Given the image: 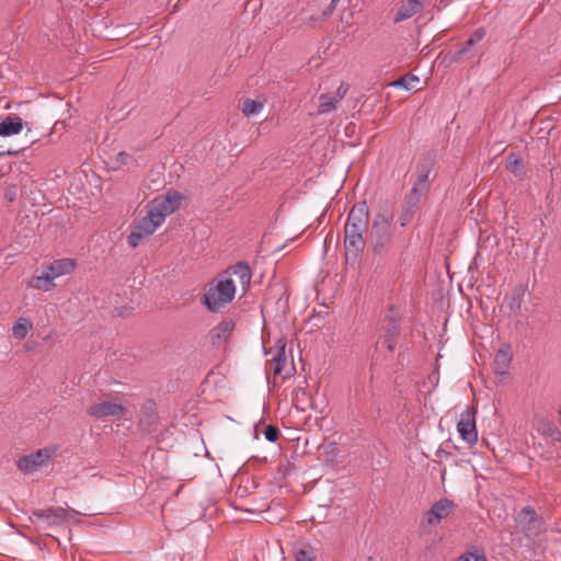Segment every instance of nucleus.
Returning a JSON list of instances; mask_svg holds the SVG:
<instances>
[{
    "label": "nucleus",
    "mask_w": 561,
    "mask_h": 561,
    "mask_svg": "<svg viewBox=\"0 0 561 561\" xmlns=\"http://www.w3.org/2000/svg\"><path fill=\"white\" fill-rule=\"evenodd\" d=\"M369 224V208L366 201L356 203L350 210L344 225L346 255L357 259L365 249L364 233Z\"/></svg>",
    "instance_id": "1"
},
{
    "label": "nucleus",
    "mask_w": 561,
    "mask_h": 561,
    "mask_svg": "<svg viewBox=\"0 0 561 561\" xmlns=\"http://www.w3.org/2000/svg\"><path fill=\"white\" fill-rule=\"evenodd\" d=\"M393 211L390 208H383L377 213L373 219L369 244L375 256L383 260L394 257L393 251Z\"/></svg>",
    "instance_id": "2"
},
{
    "label": "nucleus",
    "mask_w": 561,
    "mask_h": 561,
    "mask_svg": "<svg viewBox=\"0 0 561 561\" xmlns=\"http://www.w3.org/2000/svg\"><path fill=\"white\" fill-rule=\"evenodd\" d=\"M234 295V280L231 277H224L209 284L202 302L210 312H218L233 300Z\"/></svg>",
    "instance_id": "3"
},
{
    "label": "nucleus",
    "mask_w": 561,
    "mask_h": 561,
    "mask_svg": "<svg viewBox=\"0 0 561 561\" xmlns=\"http://www.w3.org/2000/svg\"><path fill=\"white\" fill-rule=\"evenodd\" d=\"M531 427L538 435L550 444L561 443V430L554 421L543 414L536 413L531 421Z\"/></svg>",
    "instance_id": "4"
},
{
    "label": "nucleus",
    "mask_w": 561,
    "mask_h": 561,
    "mask_svg": "<svg viewBox=\"0 0 561 561\" xmlns=\"http://www.w3.org/2000/svg\"><path fill=\"white\" fill-rule=\"evenodd\" d=\"M457 430L461 438L473 446L478 442V431L476 426V410L467 408L461 414L457 424Z\"/></svg>",
    "instance_id": "5"
},
{
    "label": "nucleus",
    "mask_w": 561,
    "mask_h": 561,
    "mask_svg": "<svg viewBox=\"0 0 561 561\" xmlns=\"http://www.w3.org/2000/svg\"><path fill=\"white\" fill-rule=\"evenodd\" d=\"M33 515L47 525H58L62 522L69 520L73 515H87L85 513L77 512L73 508H64L61 506L49 507L47 510L36 511Z\"/></svg>",
    "instance_id": "6"
},
{
    "label": "nucleus",
    "mask_w": 561,
    "mask_h": 561,
    "mask_svg": "<svg viewBox=\"0 0 561 561\" xmlns=\"http://www.w3.org/2000/svg\"><path fill=\"white\" fill-rule=\"evenodd\" d=\"M53 454V450L41 449L34 454L23 456L18 461V468L26 474L33 473L39 468L46 466Z\"/></svg>",
    "instance_id": "7"
},
{
    "label": "nucleus",
    "mask_w": 561,
    "mask_h": 561,
    "mask_svg": "<svg viewBox=\"0 0 561 561\" xmlns=\"http://www.w3.org/2000/svg\"><path fill=\"white\" fill-rule=\"evenodd\" d=\"M348 89L350 85L347 83L342 82L333 93H322L319 96V113L327 114L335 110L337 104L346 95Z\"/></svg>",
    "instance_id": "8"
},
{
    "label": "nucleus",
    "mask_w": 561,
    "mask_h": 561,
    "mask_svg": "<svg viewBox=\"0 0 561 561\" xmlns=\"http://www.w3.org/2000/svg\"><path fill=\"white\" fill-rule=\"evenodd\" d=\"M183 199V194L179 192H169L161 201L156 199L152 208L158 214L163 215V219H165L167 216L173 214L181 207Z\"/></svg>",
    "instance_id": "9"
},
{
    "label": "nucleus",
    "mask_w": 561,
    "mask_h": 561,
    "mask_svg": "<svg viewBox=\"0 0 561 561\" xmlns=\"http://www.w3.org/2000/svg\"><path fill=\"white\" fill-rule=\"evenodd\" d=\"M125 408L113 401L96 402L89 407L88 414L91 416L103 419L108 416L124 415Z\"/></svg>",
    "instance_id": "10"
},
{
    "label": "nucleus",
    "mask_w": 561,
    "mask_h": 561,
    "mask_svg": "<svg viewBox=\"0 0 561 561\" xmlns=\"http://www.w3.org/2000/svg\"><path fill=\"white\" fill-rule=\"evenodd\" d=\"M424 8L422 0H401L393 16V23H401L411 19Z\"/></svg>",
    "instance_id": "11"
},
{
    "label": "nucleus",
    "mask_w": 561,
    "mask_h": 561,
    "mask_svg": "<svg viewBox=\"0 0 561 561\" xmlns=\"http://www.w3.org/2000/svg\"><path fill=\"white\" fill-rule=\"evenodd\" d=\"M454 506L455 504L451 500L440 499L438 502L434 503L431 510L427 512V524H438L443 518L447 517L451 513Z\"/></svg>",
    "instance_id": "12"
},
{
    "label": "nucleus",
    "mask_w": 561,
    "mask_h": 561,
    "mask_svg": "<svg viewBox=\"0 0 561 561\" xmlns=\"http://www.w3.org/2000/svg\"><path fill=\"white\" fill-rule=\"evenodd\" d=\"M236 328V322L232 319H224L211 331L210 339L213 345L219 346L226 343Z\"/></svg>",
    "instance_id": "13"
},
{
    "label": "nucleus",
    "mask_w": 561,
    "mask_h": 561,
    "mask_svg": "<svg viewBox=\"0 0 561 561\" xmlns=\"http://www.w3.org/2000/svg\"><path fill=\"white\" fill-rule=\"evenodd\" d=\"M163 215L158 214L152 207L149 209L148 214L139 221L136 226L142 231L147 237L151 236L158 227L163 224Z\"/></svg>",
    "instance_id": "14"
},
{
    "label": "nucleus",
    "mask_w": 561,
    "mask_h": 561,
    "mask_svg": "<svg viewBox=\"0 0 561 561\" xmlns=\"http://www.w3.org/2000/svg\"><path fill=\"white\" fill-rule=\"evenodd\" d=\"M76 264V261L72 259H60L51 262L45 270L55 279L71 273L75 270Z\"/></svg>",
    "instance_id": "15"
},
{
    "label": "nucleus",
    "mask_w": 561,
    "mask_h": 561,
    "mask_svg": "<svg viewBox=\"0 0 561 561\" xmlns=\"http://www.w3.org/2000/svg\"><path fill=\"white\" fill-rule=\"evenodd\" d=\"M512 362V354L510 345H503L495 354L493 368L495 374L505 375Z\"/></svg>",
    "instance_id": "16"
},
{
    "label": "nucleus",
    "mask_w": 561,
    "mask_h": 561,
    "mask_svg": "<svg viewBox=\"0 0 561 561\" xmlns=\"http://www.w3.org/2000/svg\"><path fill=\"white\" fill-rule=\"evenodd\" d=\"M433 162L430 158H423L416 167V180L413 185L421 190H430L428 175L432 170Z\"/></svg>",
    "instance_id": "17"
},
{
    "label": "nucleus",
    "mask_w": 561,
    "mask_h": 561,
    "mask_svg": "<svg viewBox=\"0 0 561 561\" xmlns=\"http://www.w3.org/2000/svg\"><path fill=\"white\" fill-rule=\"evenodd\" d=\"M399 334V322L394 319H391L386 328L385 335L378 341L377 344L385 345L390 352H393Z\"/></svg>",
    "instance_id": "18"
},
{
    "label": "nucleus",
    "mask_w": 561,
    "mask_h": 561,
    "mask_svg": "<svg viewBox=\"0 0 561 561\" xmlns=\"http://www.w3.org/2000/svg\"><path fill=\"white\" fill-rule=\"evenodd\" d=\"M286 343L279 340L276 345V351L273 357L268 360L270 370L275 375H280L283 373L284 366L286 364V353H285Z\"/></svg>",
    "instance_id": "19"
},
{
    "label": "nucleus",
    "mask_w": 561,
    "mask_h": 561,
    "mask_svg": "<svg viewBox=\"0 0 561 561\" xmlns=\"http://www.w3.org/2000/svg\"><path fill=\"white\" fill-rule=\"evenodd\" d=\"M231 274L237 277L242 289L245 291L251 282V270L248 263L239 262L233 267H231Z\"/></svg>",
    "instance_id": "20"
},
{
    "label": "nucleus",
    "mask_w": 561,
    "mask_h": 561,
    "mask_svg": "<svg viewBox=\"0 0 561 561\" xmlns=\"http://www.w3.org/2000/svg\"><path fill=\"white\" fill-rule=\"evenodd\" d=\"M23 124L20 117L7 116L0 122V136H11L22 130Z\"/></svg>",
    "instance_id": "21"
},
{
    "label": "nucleus",
    "mask_w": 561,
    "mask_h": 561,
    "mask_svg": "<svg viewBox=\"0 0 561 561\" xmlns=\"http://www.w3.org/2000/svg\"><path fill=\"white\" fill-rule=\"evenodd\" d=\"M28 285L35 289L43 291H49L56 286V284L54 283V278L49 275V273L46 270L43 272L42 275L33 276Z\"/></svg>",
    "instance_id": "22"
},
{
    "label": "nucleus",
    "mask_w": 561,
    "mask_h": 561,
    "mask_svg": "<svg viewBox=\"0 0 561 561\" xmlns=\"http://www.w3.org/2000/svg\"><path fill=\"white\" fill-rule=\"evenodd\" d=\"M32 328L33 324L30 319L19 318L12 327V334L15 339L23 340L26 337Z\"/></svg>",
    "instance_id": "23"
},
{
    "label": "nucleus",
    "mask_w": 561,
    "mask_h": 561,
    "mask_svg": "<svg viewBox=\"0 0 561 561\" xmlns=\"http://www.w3.org/2000/svg\"><path fill=\"white\" fill-rule=\"evenodd\" d=\"M427 192L428 191L421 190L420 187L413 185L411 191L407 194L403 204L417 210L422 196Z\"/></svg>",
    "instance_id": "24"
},
{
    "label": "nucleus",
    "mask_w": 561,
    "mask_h": 561,
    "mask_svg": "<svg viewBox=\"0 0 561 561\" xmlns=\"http://www.w3.org/2000/svg\"><path fill=\"white\" fill-rule=\"evenodd\" d=\"M524 296L525 288L523 286H518L513 289L508 300V307L513 312H518L520 310Z\"/></svg>",
    "instance_id": "25"
},
{
    "label": "nucleus",
    "mask_w": 561,
    "mask_h": 561,
    "mask_svg": "<svg viewBox=\"0 0 561 561\" xmlns=\"http://www.w3.org/2000/svg\"><path fill=\"white\" fill-rule=\"evenodd\" d=\"M506 169L515 176H522L524 169L519 157L515 153H510L506 159Z\"/></svg>",
    "instance_id": "26"
},
{
    "label": "nucleus",
    "mask_w": 561,
    "mask_h": 561,
    "mask_svg": "<svg viewBox=\"0 0 561 561\" xmlns=\"http://www.w3.org/2000/svg\"><path fill=\"white\" fill-rule=\"evenodd\" d=\"M420 79L414 75H407L391 83L392 87L403 88L405 90H416L415 87Z\"/></svg>",
    "instance_id": "27"
},
{
    "label": "nucleus",
    "mask_w": 561,
    "mask_h": 561,
    "mask_svg": "<svg viewBox=\"0 0 561 561\" xmlns=\"http://www.w3.org/2000/svg\"><path fill=\"white\" fill-rule=\"evenodd\" d=\"M263 102L259 100H247L242 104V113L245 116H251L254 114H259L263 110Z\"/></svg>",
    "instance_id": "28"
},
{
    "label": "nucleus",
    "mask_w": 561,
    "mask_h": 561,
    "mask_svg": "<svg viewBox=\"0 0 561 561\" xmlns=\"http://www.w3.org/2000/svg\"><path fill=\"white\" fill-rule=\"evenodd\" d=\"M142 413L145 417H141V423H147L149 426L153 425L157 421V416L154 413V403L149 401L142 407Z\"/></svg>",
    "instance_id": "29"
},
{
    "label": "nucleus",
    "mask_w": 561,
    "mask_h": 561,
    "mask_svg": "<svg viewBox=\"0 0 561 561\" xmlns=\"http://www.w3.org/2000/svg\"><path fill=\"white\" fill-rule=\"evenodd\" d=\"M416 209L411 208L403 204L402 211L399 216V222L401 227H405L414 217Z\"/></svg>",
    "instance_id": "30"
},
{
    "label": "nucleus",
    "mask_w": 561,
    "mask_h": 561,
    "mask_svg": "<svg viewBox=\"0 0 561 561\" xmlns=\"http://www.w3.org/2000/svg\"><path fill=\"white\" fill-rule=\"evenodd\" d=\"M145 238H147V236L144 234L138 227H136L135 230H133L128 236V244L131 248H137Z\"/></svg>",
    "instance_id": "31"
},
{
    "label": "nucleus",
    "mask_w": 561,
    "mask_h": 561,
    "mask_svg": "<svg viewBox=\"0 0 561 561\" xmlns=\"http://www.w3.org/2000/svg\"><path fill=\"white\" fill-rule=\"evenodd\" d=\"M296 561H313L316 554L311 548H301L296 551Z\"/></svg>",
    "instance_id": "32"
},
{
    "label": "nucleus",
    "mask_w": 561,
    "mask_h": 561,
    "mask_svg": "<svg viewBox=\"0 0 561 561\" xmlns=\"http://www.w3.org/2000/svg\"><path fill=\"white\" fill-rule=\"evenodd\" d=\"M279 430L274 425H267L264 430V437L271 443H275L278 439Z\"/></svg>",
    "instance_id": "33"
},
{
    "label": "nucleus",
    "mask_w": 561,
    "mask_h": 561,
    "mask_svg": "<svg viewBox=\"0 0 561 561\" xmlns=\"http://www.w3.org/2000/svg\"><path fill=\"white\" fill-rule=\"evenodd\" d=\"M129 160H130V156L125 151H121L115 157L113 168L116 169V168H119L121 165L127 164L129 162Z\"/></svg>",
    "instance_id": "34"
},
{
    "label": "nucleus",
    "mask_w": 561,
    "mask_h": 561,
    "mask_svg": "<svg viewBox=\"0 0 561 561\" xmlns=\"http://www.w3.org/2000/svg\"><path fill=\"white\" fill-rule=\"evenodd\" d=\"M469 48L467 45H463L461 48L456 50L453 55V60L459 61L461 60L469 51Z\"/></svg>",
    "instance_id": "35"
},
{
    "label": "nucleus",
    "mask_w": 561,
    "mask_h": 561,
    "mask_svg": "<svg viewBox=\"0 0 561 561\" xmlns=\"http://www.w3.org/2000/svg\"><path fill=\"white\" fill-rule=\"evenodd\" d=\"M485 30L483 27L477 28L470 37L474 39V43L478 44L484 36H485Z\"/></svg>",
    "instance_id": "36"
},
{
    "label": "nucleus",
    "mask_w": 561,
    "mask_h": 561,
    "mask_svg": "<svg viewBox=\"0 0 561 561\" xmlns=\"http://www.w3.org/2000/svg\"><path fill=\"white\" fill-rule=\"evenodd\" d=\"M339 1L340 0H331L330 5L328 7V9L325 11H323L322 16L328 18L329 15H331V13L333 12V10Z\"/></svg>",
    "instance_id": "37"
},
{
    "label": "nucleus",
    "mask_w": 561,
    "mask_h": 561,
    "mask_svg": "<svg viewBox=\"0 0 561 561\" xmlns=\"http://www.w3.org/2000/svg\"><path fill=\"white\" fill-rule=\"evenodd\" d=\"M522 512L525 515L530 516V519H534V517L536 516V512H535V510L531 506L524 507Z\"/></svg>",
    "instance_id": "38"
},
{
    "label": "nucleus",
    "mask_w": 561,
    "mask_h": 561,
    "mask_svg": "<svg viewBox=\"0 0 561 561\" xmlns=\"http://www.w3.org/2000/svg\"><path fill=\"white\" fill-rule=\"evenodd\" d=\"M7 198L12 202L15 198V191L10 188L5 193Z\"/></svg>",
    "instance_id": "39"
},
{
    "label": "nucleus",
    "mask_w": 561,
    "mask_h": 561,
    "mask_svg": "<svg viewBox=\"0 0 561 561\" xmlns=\"http://www.w3.org/2000/svg\"><path fill=\"white\" fill-rule=\"evenodd\" d=\"M436 456H437V457H443V456L448 457V456H450V453H448V451H446V450H444V449H438V450L436 451Z\"/></svg>",
    "instance_id": "40"
},
{
    "label": "nucleus",
    "mask_w": 561,
    "mask_h": 561,
    "mask_svg": "<svg viewBox=\"0 0 561 561\" xmlns=\"http://www.w3.org/2000/svg\"><path fill=\"white\" fill-rule=\"evenodd\" d=\"M465 45H467L468 47H472V46H474V45H476L474 39H472L471 37H469V38L467 39V42H466V44H465Z\"/></svg>",
    "instance_id": "41"
},
{
    "label": "nucleus",
    "mask_w": 561,
    "mask_h": 561,
    "mask_svg": "<svg viewBox=\"0 0 561 561\" xmlns=\"http://www.w3.org/2000/svg\"><path fill=\"white\" fill-rule=\"evenodd\" d=\"M558 422H559V424L561 426V408L558 411Z\"/></svg>",
    "instance_id": "42"
},
{
    "label": "nucleus",
    "mask_w": 561,
    "mask_h": 561,
    "mask_svg": "<svg viewBox=\"0 0 561 561\" xmlns=\"http://www.w3.org/2000/svg\"><path fill=\"white\" fill-rule=\"evenodd\" d=\"M301 396H302V397H307L306 391H304V390H302V391H301Z\"/></svg>",
    "instance_id": "43"
}]
</instances>
